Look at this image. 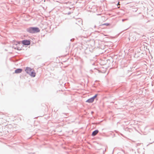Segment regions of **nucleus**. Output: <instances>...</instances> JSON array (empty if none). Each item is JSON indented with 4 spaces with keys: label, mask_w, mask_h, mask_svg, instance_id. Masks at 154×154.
<instances>
[{
    "label": "nucleus",
    "mask_w": 154,
    "mask_h": 154,
    "mask_svg": "<svg viewBox=\"0 0 154 154\" xmlns=\"http://www.w3.org/2000/svg\"><path fill=\"white\" fill-rule=\"evenodd\" d=\"M22 43L25 45H29L30 44V42L29 40H24L22 42Z\"/></svg>",
    "instance_id": "nucleus-4"
},
{
    "label": "nucleus",
    "mask_w": 154,
    "mask_h": 154,
    "mask_svg": "<svg viewBox=\"0 0 154 154\" xmlns=\"http://www.w3.org/2000/svg\"><path fill=\"white\" fill-rule=\"evenodd\" d=\"M97 94H96L95 96L93 97H92L94 99V100L97 97Z\"/></svg>",
    "instance_id": "nucleus-8"
},
{
    "label": "nucleus",
    "mask_w": 154,
    "mask_h": 154,
    "mask_svg": "<svg viewBox=\"0 0 154 154\" xmlns=\"http://www.w3.org/2000/svg\"><path fill=\"white\" fill-rule=\"evenodd\" d=\"M118 5H120L119 2H118Z\"/></svg>",
    "instance_id": "nucleus-10"
},
{
    "label": "nucleus",
    "mask_w": 154,
    "mask_h": 154,
    "mask_svg": "<svg viewBox=\"0 0 154 154\" xmlns=\"http://www.w3.org/2000/svg\"><path fill=\"white\" fill-rule=\"evenodd\" d=\"M25 71L27 73L29 74L32 77H34L35 75L36 74L34 70L29 67H27Z\"/></svg>",
    "instance_id": "nucleus-2"
},
{
    "label": "nucleus",
    "mask_w": 154,
    "mask_h": 154,
    "mask_svg": "<svg viewBox=\"0 0 154 154\" xmlns=\"http://www.w3.org/2000/svg\"><path fill=\"white\" fill-rule=\"evenodd\" d=\"M22 69H18L15 70V72L16 73H20L21 72Z\"/></svg>",
    "instance_id": "nucleus-7"
},
{
    "label": "nucleus",
    "mask_w": 154,
    "mask_h": 154,
    "mask_svg": "<svg viewBox=\"0 0 154 154\" xmlns=\"http://www.w3.org/2000/svg\"><path fill=\"white\" fill-rule=\"evenodd\" d=\"M99 132V131L97 130H96L93 131L92 134V136H94L96 135Z\"/></svg>",
    "instance_id": "nucleus-6"
},
{
    "label": "nucleus",
    "mask_w": 154,
    "mask_h": 154,
    "mask_svg": "<svg viewBox=\"0 0 154 154\" xmlns=\"http://www.w3.org/2000/svg\"><path fill=\"white\" fill-rule=\"evenodd\" d=\"M94 100L93 98V97H92L91 98L87 100H86V102L89 103H92L94 101Z\"/></svg>",
    "instance_id": "nucleus-5"
},
{
    "label": "nucleus",
    "mask_w": 154,
    "mask_h": 154,
    "mask_svg": "<svg viewBox=\"0 0 154 154\" xmlns=\"http://www.w3.org/2000/svg\"><path fill=\"white\" fill-rule=\"evenodd\" d=\"M13 42V47L14 49L18 50H21L22 49V46L20 42L14 41Z\"/></svg>",
    "instance_id": "nucleus-1"
},
{
    "label": "nucleus",
    "mask_w": 154,
    "mask_h": 154,
    "mask_svg": "<svg viewBox=\"0 0 154 154\" xmlns=\"http://www.w3.org/2000/svg\"><path fill=\"white\" fill-rule=\"evenodd\" d=\"M103 25H106L107 26H108V25H109V24H105V23H104V24H102Z\"/></svg>",
    "instance_id": "nucleus-9"
},
{
    "label": "nucleus",
    "mask_w": 154,
    "mask_h": 154,
    "mask_svg": "<svg viewBox=\"0 0 154 154\" xmlns=\"http://www.w3.org/2000/svg\"><path fill=\"white\" fill-rule=\"evenodd\" d=\"M27 31L30 33H35L39 32L40 29L38 28L31 27L28 29Z\"/></svg>",
    "instance_id": "nucleus-3"
}]
</instances>
